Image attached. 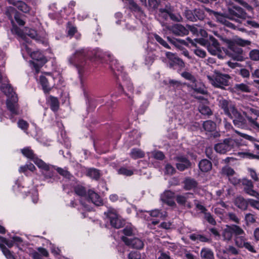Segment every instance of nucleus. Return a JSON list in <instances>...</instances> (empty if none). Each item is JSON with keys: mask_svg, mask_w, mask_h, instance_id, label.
I'll list each match as a JSON object with an SVG mask.
<instances>
[{"mask_svg": "<svg viewBox=\"0 0 259 259\" xmlns=\"http://www.w3.org/2000/svg\"><path fill=\"white\" fill-rule=\"evenodd\" d=\"M193 197V194L192 193H185L183 195H176V200L180 205L190 208L192 207V204L189 201V199Z\"/></svg>", "mask_w": 259, "mask_h": 259, "instance_id": "15", "label": "nucleus"}, {"mask_svg": "<svg viewBox=\"0 0 259 259\" xmlns=\"http://www.w3.org/2000/svg\"><path fill=\"white\" fill-rule=\"evenodd\" d=\"M229 117L233 119V122L236 126L241 128H245L247 127L246 119L237 109L231 114Z\"/></svg>", "mask_w": 259, "mask_h": 259, "instance_id": "9", "label": "nucleus"}, {"mask_svg": "<svg viewBox=\"0 0 259 259\" xmlns=\"http://www.w3.org/2000/svg\"><path fill=\"white\" fill-rule=\"evenodd\" d=\"M182 76L185 79L190 80L192 83L195 82L196 79L195 77L188 72H184L182 73Z\"/></svg>", "mask_w": 259, "mask_h": 259, "instance_id": "61", "label": "nucleus"}, {"mask_svg": "<svg viewBox=\"0 0 259 259\" xmlns=\"http://www.w3.org/2000/svg\"><path fill=\"white\" fill-rule=\"evenodd\" d=\"M205 11L209 13L210 15H213L215 17V18L220 22L224 24L226 26L235 29L236 28V26L234 24L232 23L227 20L222 14L220 13L215 12L208 8H205Z\"/></svg>", "mask_w": 259, "mask_h": 259, "instance_id": "14", "label": "nucleus"}, {"mask_svg": "<svg viewBox=\"0 0 259 259\" xmlns=\"http://www.w3.org/2000/svg\"><path fill=\"white\" fill-rule=\"evenodd\" d=\"M108 57L110 59L109 64L111 69L115 72L116 75L119 76L120 73H122L123 67L117 60L112 58L110 55L108 56Z\"/></svg>", "mask_w": 259, "mask_h": 259, "instance_id": "22", "label": "nucleus"}, {"mask_svg": "<svg viewBox=\"0 0 259 259\" xmlns=\"http://www.w3.org/2000/svg\"><path fill=\"white\" fill-rule=\"evenodd\" d=\"M87 176L92 179L98 180L100 177V174L99 170L95 168H90L87 171Z\"/></svg>", "mask_w": 259, "mask_h": 259, "instance_id": "43", "label": "nucleus"}, {"mask_svg": "<svg viewBox=\"0 0 259 259\" xmlns=\"http://www.w3.org/2000/svg\"><path fill=\"white\" fill-rule=\"evenodd\" d=\"M219 105L220 108L223 110L224 113L228 117L231 116V114L237 109L235 105L230 100L221 99L219 101Z\"/></svg>", "mask_w": 259, "mask_h": 259, "instance_id": "11", "label": "nucleus"}, {"mask_svg": "<svg viewBox=\"0 0 259 259\" xmlns=\"http://www.w3.org/2000/svg\"><path fill=\"white\" fill-rule=\"evenodd\" d=\"M21 152L24 156L27 158L31 159L35 164V162L37 160H41L36 156L32 150L30 148L27 147L21 150Z\"/></svg>", "mask_w": 259, "mask_h": 259, "instance_id": "29", "label": "nucleus"}, {"mask_svg": "<svg viewBox=\"0 0 259 259\" xmlns=\"http://www.w3.org/2000/svg\"><path fill=\"white\" fill-rule=\"evenodd\" d=\"M26 34H27L30 37L36 40L38 42H43L44 41L42 40V38L38 36L36 31L33 29H26Z\"/></svg>", "mask_w": 259, "mask_h": 259, "instance_id": "40", "label": "nucleus"}, {"mask_svg": "<svg viewBox=\"0 0 259 259\" xmlns=\"http://www.w3.org/2000/svg\"><path fill=\"white\" fill-rule=\"evenodd\" d=\"M222 173L223 175L227 176L228 178L233 177L235 174L234 169L228 166H226L222 168Z\"/></svg>", "mask_w": 259, "mask_h": 259, "instance_id": "45", "label": "nucleus"}, {"mask_svg": "<svg viewBox=\"0 0 259 259\" xmlns=\"http://www.w3.org/2000/svg\"><path fill=\"white\" fill-rule=\"evenodd\" d=\"M169 30L176 35L184 36L188 35L189 30L180 24H176L169 28Z\"/></svg>", "mask_w": 259, "mask_h": 259, "instance_id": "20", "label": "nucleus"}, {"mask_svg": "<svg viewBox=\"0 0 259 259\" xmlns=\"http://www.w3.org/2000/svg\"><path fill=\"white\" fill-rule=\"evenodd\" d=\"M89 199L95 205L97 206H100L103 204L102 198L99 194L95 192L94 191L89 190L88 191Z\"/></svg>", "mask_w": 259, "mask_h": 259, "instance_id": "24", "label": "nucleus"}, {"mask_svg": "<svg viewBox=\"0 0 259 259\" xmlns=\"http://www.w3.org/2000/svg\"><path fill=\"white\" fill-rule=\"evenodd\" d=\"M6 14L11 20V23H13V15L15 17V14H18V13L14 7H10L7 8Z\"/></svg>", "mask_w": 259, "mask_h": 259, "instance_id": "44", "label": "nucleus"}, {"mask_svg": "<svg viewBox=\"0 0 259 259\" xmlns=\"http://www.w3.org/2000/svg\"><path fill=\"white\" fill-rule=\"evenodd\" d=\"M205 219L212 225H215L216 222L210 213L206 212L204 213Z\"/></svg>", "mask_w": 259, "mask_h": 259, "instance_id": "58", "label": "nucleus"}, {"mask_svg": "<svg viewBox=\"0 0 259 259\" xmlns=\"http://www.w3.org/2000/svg\"><path fill=\"white\" fill-rule=\"evenodd\" d=\"M123 234L126 236H132L134 234V228L132 226H126L123 230Z\"/></svg>", "mask_w": 259, "mask_h": 259, "instance_id": "64", "label": "nucleus"}, {"mask_svg": "<svg viewBox=\"0 0 259 259\" xmlns=\"http://www.w3.org/2000/svg\"><path fill=\"white\" fill-rule=\"evenodd\" d=\"M249 57L253 61H259V50L254 49L249 53Z\"/></svg>", "mask_w": 259, "mask_h": 259, "instance_id": "55", "label": "nucleus"}, {"mask_svg": "<svg viewBox=\"0 0 259 259\" xmlns=\"http://www.w3.org/2000/svg\"><path fill=\"white\" fill-rule=\"evenodd\" d=\"M56 170L60 175L66 178L70 179L71 175L70 172L66 169L62 168L60 167H57Z\"/></svg>", "mask_w": 259, "mask_h": 259, "instance_id": "53", "label": "nucleus"}, {"mask_svg": "<svg viewBox=\"0 0 259 259\" xmlns=\"http://www.w3.org/2000/svg\"><path fill=\"white\" fill-rule=\"evenodd\" d=\"M49 79H50L47 78L44 75H40L39 77L40 83L41 84L43 91L45 93H49L52 89L49 83Z\"/></svg>", "mask_w": 259, "mask_h": 259, "instance_id": "32", "label": "nucleus"}, {"mask_svg": "<svg viewBox=\"0 0 259 259\" xmlns=\"http://www.w3.org/2000/svg\"><path fill=\"white\" fill-rule=\"evenodd\" d=\"M234 89L236 91H241L245 93H249L250 92L249 87L243 83L235 84Z\"/></svg>", "mask_w": 259, "mask_h": 259, "instance_id": "42", "label": "nucleus"}, {"mask_svg": "<svg viewBox=\"0 0 259 259\" xmlns=\"http://www.w3.org/2000/svg\"><path fill=\"white\" fill-rule=\"evenodd\" d=\"M148 213L152 217L160 218L162 219H164L167 216L165 211H161L157 209L149 211Z\"/></svg>", "mask_w": 259, "mask_h": 259, "instance_id": "37", "label": "nucleus"}, {"mask_svg": "<svg viewBox=\"0 0 259 259\" xmlns=\"http://www.w3.org/2000/svg\"><path fill=\"white\" fill-rule=\"evenodd\" d=\"M198 182L193 179L186 178L184 181V188L186 190H194L198 186Z\"/></svg>", "mask_w": 259, "mask_h": 259, "instance_id": "26", "label": "nucleus"}, {"mask_svg": "<svg viewBox=\"0 0 259 259\" xmlns=\"http://www.w3.org/2000/svg\"><path fill=\"white\" fill-rule=\"evenodd\" d=\"M0 248L7 258H10L12 257L10 251L4 244H0Z\"/></svg>", "mask_w": 259, "mask_h": 259, "instance_id": "59", "label": "nucleus"}, {"mask_svg": "<svg viewBox=\"0 0 259 259\" xmlns=\"http://www.w3.org/2000/svg\"><path fill=\"white\" fill-rule=\"evenodd\" d=\"M154 37L156 40L157 42H158L160 44H161L162 46H163L164 47L167 49H170L169 46L167 44V43L158 34H154Z\"/></svg>", "mask_w": 259, "mask_h": 259, "instance_id": "57", "label": "nucleus"}, {"mask_svg": "<svg viewBox=\"0 0 259 259\" xmlns=\"http://www.w3.org/2000/svg\"><path fill=\"white\" fill-rule=\"evenodd\" d=\"M201 259H214L213 251L209 248H203L200 251Z\"/></svg>", "mask_w": 259, "mask_h": 259, "instance_id": "35", "label": "nucleus"}, {"mask_svg": "<svg viewBox=\"0 0 259 259\" xmlns=\"http://www.w3.org/2000/svg\"><path fill=\"white\" fill-rule=\"evenodd\" d=\"M194 14L196 19L203 20L205 17L204 13L203 10L200 9H195Z\"/></svg>", "mask_w": 259, "mask_h": 259, "instance_id": "60", "label": "nucleus"}, {"mask_svg": "<svg viewBox=\"0 0 259 259\" xmlns=\"http://www.w3.org/2000/svg\"><path fill=\"white\" fill-rule=\"evenodd\" d=\"M165 56L169 61V66L170 68L173 67L175 65H178L180 67L183 68L185 66L184 62L176 55L170 52L165 53Z\"/></svg>", "mask_w": 259, "mask_h": 259, "instance_id": "16", "label": "nucleus"}, {"mask_svg": "<svg viewBox=\"0 0 259 259\" xmlns=\"http://www.w3.org/2000/svg\"><path fill=\"white\" fill-rule=\"evenodd\" d=\"M228 55L232 59L238 61H242L244 59L243 50L240 47L234 44H230Z\"/></svg>", "mask_w": 259, "mask_h": 259, "instance_id": "10", "label": "nucleus"}, {"mask_svg": "<svg viewBox=\"0 0 259 259\" xmlns=\"http://www.w3.org/2000/svg\"><path fill=\"white\" fill-rule=\"evenodd\" d=\"M199 110L203 115H210L212 114V111L209 107L205 105L200 106Z\"/></svg>", "mask_w": 259, "mask_h": 259, "instance_id": "54", "label": "nucleus"}, {"mask_svg": "<svg viewBox=\"0 0 259 259\" xmlns=\"http://www.w3.org/2000/svg\"><path fill=\"white\" fill-rule=\"evenodd\" d=\"M248 200H245L241 196L237 197L234 200V204L239 209L244 210L247 208Z\"/></svg>", "mask_w": 259, "mask_h": 259, "instance_id": "27", "label": "nucleus"}, {"mask_svg": "<svg viewBox=\"0 0 259 259\" xmlns=\"http://www.w3.org/2000/svg\"><path fill=\"white\" fill-rule=\"evenodd\" d=\"M186 18L192 22L196 21V18L195 16L194 12L193 13L192 11L189 10H186L184 13Z\"/></svg>", "mask_w": 259, "mask_h": 259, "instance_id": "51", "label": "nucleus"}, {"mask_svg": "<svg viewBox=\"0 0 259 259\" xmlns=\"http://www.w3.org/2000/svg\"><path fill=\"white\" fill-rule=\"evenodd\" d=\"M191 88L196 92L205 95L207 91L204 84L200 82L195 80V82H193L191 85Z\"/></svg>", "mask_w": 259, "mask_h": 259, "instance_id": "23", "label": "nucleus"}, {"mask_svg": "<svg viewBox=\"0 0 259 259\" xmlns=\"http://www.w3.org/2000/svg\"><path fill=\"white\" fill-rule=\"evenodd\" d=\"M35 164L42 170V174L46 179L53 178L54 176V170H56L54 166L47 164L42 160H37Z\"/></svg>", "mask_w": 259, "mask_h": 259, "instance_id": "8", "label": "nucleus"}, {"mask_svg": "<svg viewBox=\"0 0 259 259\" xmlns=\"http://www.w3.org/2000/svg\"><path fill=\"white\" fill-rule=\"evenodd\" d=\"M18 126L21 129L25 131L28 129L29 124L25 120L21 119L19 120L18 122Z\"/></svg>", "mask_w": 259, "mask_h": 259, "instance_id": "63", "label": "nucleus"}, {"mask_svg": "<svg viewBox=\"0 0 259 259\" xmlns=\"http://www.w3.org/2000/svg\"><path fill=\"white\" fill-rule=\"evenodd\" d=\"M118 174L119 175H122L125 176H131L134 174L133 170L128 169L125 167H121L118 170Z\"/></svg>", "mask_w": 259, "mask_h": 259, "instance_id": "47", "label": "nucleus"}, {"mask_svg": "<svg viewBox=\"0 0 259 259\" xmlns=\"http://www.w3.org/2000/svg\"><path fill=\"white\" fill-rule=\"evenodd\" d=\"M242 184L244 186V189L246 193L259 199V194L253 190V185L250 180L243 179L242 181Z\"/></svg>", "mask_w": 259, "mask_h": 259, "instance_id": "18", "label": "nucleus"}, {"mask_svg": "<svg viewBox=\"0 0 259 259\" xmlns=\"http://www.w3.org/2000/svg\"><path fill=\"white\" fill-rule=\"evenodd\" d=\"M169 17L171 20L175 22H182L183 21V18L180 14L173 13L171 11L169 14Z\"/></svg>", "mask_w": 259, "mask_h": 259, "instance_id": "56", "label": "nucleus"}, {"mask_svg": "<svg viewBox=\"0 0 259 259\" xmlns=\"http://www.w3.org/2000/svg\"><path fill=\"white\" fill-rule=\"evenodd\" d=\"M189 238L191 240L196 241L197 242H210L211 241L210 239L206 237L203 235L199 234L198 233L190 234L189 235Z\"/></svg>", "mask_w": 259, "mask_h": 259, "instance_id": "28", "label": "nucleus"}, {"mask_svg": "<svg viewBox=\"0 0 259 259\" xmlns=\"http://www.w3.org/2000/svg\"><path fill=\"white\" fill-rule=\"evenodd\" d=\"M131 156L134 159L143 158L144 155V152L141 149L134 148L131 150L130 153Z\"/></svg>", "mask_w": 259, "mask_h": 259, "instance_id": "41", "label": "nucleus"}, {"mask_svg": "<svg viewBox=\"0 0 259 259\" xmlns=\"http://www.w3.org/2000/svg\"><path fill=\"white\" fill-rule=\"evenodd\" d=\"M228 19L240 23L241 20H245L247 14L242 8L239 6H233L228 9L227 14Z\"/></svg>", "mask_w": 259, "mask_h": 259, "instance_id": "5", "label": "nucleus"}, {"mask_svg": "<svg viewBox=\"0 0 259 259\" xmlns=\"http://www.w3.org/2000/svg\"><path fill=\"white\" fill-rule=\"evenodd\" d=\"M198 166L201 171L205 172L209 171L211 169L212 163L210 161L204 159L199 162Z\"/></svg>", "mask_w": 259, "mask_h": 259, "instance_id": "30", "label": "nucleus"}, {"mask_svg": "<svg viewBox=\"0 0 259 259\" xmlns=\"http://www.w3.org/2000/svg\"><path fill=\"white\" fill-rule=\"evenodd\" d=\"M168 41L176 48L181 49L182 46H188V44L186 40L181 39H177L175 38H171L169 36L167 37Z\"/></svg>", "mask_w": 259, "mask_h": 259, "instance_id": "31", "label": "nucleus"}, {"mask_svg": "<svg viewBox=\"0 0 259 259\" xmlns=\"http://www.w3.org/2000/svg\"><path fill=\"white\" fill-rule=\"evenodd\" d=\"M238 141L228 138L225 139L223 142L218 143L214 146V150L218 153L225 154L233 149L239 147Z\"/></svg>", "mask_w": 259, "mask_h": 259, "instance_id": "4", "label": "nucleus"}, {"mask_svg": "<svg viewBox=\"0 0 259 259\" xmlns=\"http://www.w3.org/2000/svg\"><path fill=\"white\" fill-rule=\"evenodd\" d=\"M227 215L230 221L237 224L239 223L240 220L235 213L233 212H229Z\"/></svg>", "mask_w": 259, "mask_h": 259, "instance_id": "62", "label": "nucleus"}, {"mask_svg": "<svg viewBox=\"0 0 259 259\" xmlns=\"http://www.w3.org/2000/svg\"><path fill=\"white\" fill-rule=\"evenodd\" d=\"M208 51L212 55H217L221 58L220 44L218 40L212 36L209 37V43L207 47Z\"/></svg>", "mask_w": 259, "mask_h": 259, "instance_id": "12", "label": "nucleus"}, {"mask_svg": "<svg viewBox=\"0 0 259 259\" xmlns=\"http://www.w3.org/2000/svg\"><path fill=\"white\" fill-rule=\"evenodd\" d=\"M203 127L205 131L210 132L215 130L216 124L211 120H207L203 122Z\"/></svg>", "mask_w": 259, "mask_h": 259, "instance_id": "39", "label": "nucleus"}, {"mask_svg": "<svg viewBox=\"0 0 259 259\" xmlns=\"http://www.w3.org/2000/svg\"><path fill=\"white\" fill-rule=\"evenodd\" d=\"M46 103L53 112H56L59 110L60 102L57 98L51 95L47 97Z\"/></svg>", "mask_w": 259, "mask_h": 259, "instance_id": "21", "label": "nucleus"}, {"mask_svg": "<svg viewBox=\"0 0 259 259\" xmlns=\"http://www.w3.org/2000/svg\"><path fill=\"white\" fill-rule=\"evenodd\" d=\"M209 83L214 87L224 89L229 85L231 76L228 74L222 73L220 71L214 70L212 75H207Z\"/></svg>", "mask_w": 259, "mask_h": 259, "instance_id": "3", "label": "nucleus"}, {"mask_svg": "<svg viewBox=\"0 0 259 259\" xmlns=\"http://www.w3.org/2000/svg\"><path fill=\"white\" fill-rule=\"evenodd\" d=\"M74 190L75 194L79 196H85L87 193L85 188L80 185L75 186L74 188Z\"/></svg>", "mask_w": 259, "mask_h": 259, "instance_id": "50", "label": "nucleus"}, {"mask_svg": "<svg viewBox=\"0 0 259 259\" xmlns=\"http://www.w3.org/2000/svg\"><path fill=\"white\" fill-rule=\"evenodd\" d=\"M123 86H125L128 90L131 92H133L134 91V88L133 84L131 82L130 80H125L123 81V85L119 84L118 88L120 91L121 92L123 91Z\"/></svg>", "mask_w": 259, "mask_h": 259, "instance_id": "48", "label": "nucleus"}, {"mask_svg": "<svg viewBox=\"0 0 259 259\" xmlns=\"http://www.w3.org/2000/svg\"><path fill=\"white\" fill-rule=\"evenodd\" d=\"M245 233L243 231V233L238 235H235L234 238L235 244L239 248H243L244 244L247 241L244 236Z\"/></svg>", "mask_w": 259, "mask_h": 259, "instance_id": "33", "label": "nucleus"}, {"mask_svg": "<svg viewBox=\"0 0 259 259\" xmlns=\"http://www.w3.org/2000/svg\"><path fill=\"white\" fill-rule=\"evenodd\" d=\"M13 26L11 29V31L13 33H15L17 34L19 36H20L24 41H26L27 42H28L26 39V36L24 34L23 31L20 29L18 27H17L16 25L14 24V22L12 23Z\"/></svg>", "mask_w": 259, "mask_h": 259, "instance_id": "38", "label": "nucleus"}, {"mask_svg": "<svg viewBox=\"0 0 259 259\" xmlns=\"http://www.w3.org/2000/svg\"><path fill=\"white\" fill-rule=\"evenodd\" d=\"M243 233V230L239 226L236 225H226V228L223 230L222 236L224 241L228 242L232 240L233 235L235 236Z\"/></svg>", "mask_w": 259, "mask_h": 259, "instance_id": "6", "label": "nucleus"}, {"mask_svg": "<svg viewBox=\"0 0 259 259\" xmlns=\"http://www.w3.org/2000/svg\"><path fill=\"white\" fill-rule=\"evenodd\" d=\"M121 239L126 245L131 246L134 248L140 249L142 248L144 246L143 241L138 238H135L130 240L128 238L123 236Z\"/></svg>", "mask_w": 259, "mask_h": 259, "instance_id": "19", "label": "nucleus"}, {"mask_svg": "<svg viewBox=\"0 0 259 259\" xmlns=\"http://www.w3.org/2000/svg\"><path fill=\"white\" fill-rule=\"evenodd\" d=\"M245 115L250 125L254 128L259 129V123L256 121V118H253L247 115L245 112L243 113Z\"/></svg>", "mask_w": 259, "mask_h": 259, "instance_id": "49", "label": "nucleus"}, {"mask_svg": "<svg viewBox=\"0 0 259 259\" xmlns=\"http://www.w3.org/2000/svg\"><path fill=\"white\" fill-rule=\"evenodd\" d=\"M187 40H188L193 46L196 47V48L193 50V52L197 56L201 58H204L206 57V53L204 50L197 47L196 45L194 44L193 41L190 38L187 37Z\"/></svg>", "mask_w": 259, "mask_h": 259, "instance_id": "34", "label": "nucleus"}, {"mask_svg": "<svg viewBox=\"0 0 259 259\" xmlns=\"http://www.w3.org/2000/svg\"><path fill=\"white\" fill-rule=\"evenodd\" d=\"M90 54L91 52L87 49L77 50L68 58V62L71 65L75 67L80 73L81 70L87 63V60L93 59Z\"/></svg>", "mask_w": 259, "mask_h": 259, "instance_id": "1", "label": "nucleus"}, {"mask_svg": "<svg viewBox=\"0 0 259 259\" xmlns=\"http://www.w3.org/2000/svg\"><path fill=\"white\" fill-rule=\"evenodd\" d=\"M175 159L176 161V167L179 170L183 171L191 166L190 161L184 156H177Z\"/></svg>", "mask_w": 259, "mask_h": 259, "instance_id": "17", "label": "nucleus"}, {"mask_svg": "<svg viewBox=\"0 0 259 259\" xmlns=\"http://www.w3.org/2000/svg\"><path fill=\"white\" fill-rule=\"evenodd\" d=\"M105 214L109 218L110 224L113 227L119 229L124 225V221L120 218L115 209L110 208L108 212H105Z\"/></svg>", "mask_w": 259, "mask_h": 259, "instance_id": "7", "label": "nucleus"}, {"mask_svg": "<svg viewBox=\"0 0 259 259\" xmlns=\"http://www.w3.org/2000/svg\"><path fill=\"white\" fill-rule=\"evenodd\" d=\"M1 90L8 97L7 106L12 114L18 115L19 114L18 97L14 92L13 89L9 84H4L1 87Z\"/></svg>", "mask_w": 259, "mask_h": 259, "instance_id": "2", "label": "nucleus"}, {"mask_svg": "<svg viewBox=\"0 0 259 259\" xmlns=\"http://www.w3.org/2000/svg\"><path fill=\"white\" fill-rule=\"evenodd\" d=\"M30 56L32 59L37 61V62H33V65L35 68L36 73H38L39 68L47 62V60L39 51H35L31 53Z\"/></svg>", "mask_w": 259, "mask_h": 259, "instance_id": "13", "label": "nucleus"}, {"mask_svg": "<svg viewBox=\"0 0 259 259\" xmlns=\"http://www.w3.org/2000/svg\"><path fill=\"white\" fill-rule=\"evenodd\" d=\"M16 7L24 13H27L29 11V7L22 1H17Z\"/></svg>", "mask_w": 259, "mask_h": 259, "instance_id": "46", "label": "nucleus"}, {"mask_svg": "<svg viewBox=\"0 0 259 259\" xmlns=\"http://www.w3.org/2000/svg\"><path fill=\"white\" fill-rule=\"evenodd\" d=\"M171 11V9H160L159 10V16L166 20L168 17H169V14Z\"/></svg>", "mask_w": 259, "mask_h": 259, "instance_id": "52", "label": "nucleus"}, {"mask_svg": "<svg viewBox=\"0 0 259 259\" xmlns=\"http://www.w3.org/2000/svg\"><path fill=\"white\" fill-rule=\"evenodd\" d=\"M173 193L171 191H166L161 196V200L162 202L169 206H173L175 203L172 199Z\"/></svg>", "mask_w": 259, "mask_h": 259, "instance_id": "25", "label": "nucleus"}, {"mask_svg": "<svg viewBox=\"0 0 259 259\" xmlns=\"http://www.w3.org/2000/svg\"><path fill=\"white\" fill-rule=\"evenodd\" d=\"M224 254L230 255H238L239 253V250L233 245H228L223 250Z\"/></svg>", "mask_w": 259, "mask_h": 259, "instance_id": "36", "label": "nucleus"}]
</instances>
